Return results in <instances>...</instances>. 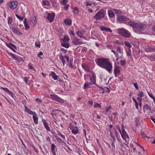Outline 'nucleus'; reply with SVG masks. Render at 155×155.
Instances as JSON below:
<instances>
[{
  "label": "nucleus",
  "instance_id": "f257e3e1",
  "mask_svg": "<svg viewBox=\"0 0 155 155\" xmlns=\"http://www.w3.org/2000/svg\"><path fill=\"white\" fill-rule=\"evenodd\" d=\"M97 64L99 66L106 69L109 73H111L113 66L109 59L105 58H98Z\"/></svg>",
  "mask_w": 155,
  "mask_h": 155
},
{
  "label": "nucleus",
  "instance_id": "f03ea898",
  "mask_svg": "<svg viewBox=\"0 0 155 155\" xmlns=\"http://www.w3.org/2000/svg\"><path fill=\"white\" fill-rule=\"evenodd\" d=\"M130 26L136 29L137 31H140L145 29L146 28V25L144 24L137 23L133 21L129 23Z\"/></svg>",
  "mask_w": 155,
  "mask_h": 155
},
{
  "label": "nucleus",
  "instance_id": "7ed1b4c3",
  "mask_svg": "<svg viewBox=\"0 0 155 155\" xmlns=\"http://www.w3.org/2000/svg\"><path fill=\"white\" fill-rule=\"evenodd\" d=\"M106 14V11L103 9H101L94 16L96 21L101 20L104 18Z\"/></svg>",
  "mask_w": 155,
  "mask_h": 155
},
{
  "label": "nucleus",
  "instance_id": "20e7f679",
  "mask_svg": "<svg viewBox=\"0 0 155 155\" xmlns=\"http://www.w3.org/2000/svg\"><path fill=\"white\" fill-rule=\"evenodd\" d=\"M117 19L118 21L120 22H122L125 24L129 25V26L130 24H129V23L132 21H130V19L126 17L125 16L121 15L118 16L117 17Z\"/></svg>",
  "mask_w": 155,
  "mask_h": 155
},
{
  "label": "nucleus",
  "instance_id": "39448f33",
  "mask_svg": "<svg viewBox=\"0 0 155 155\" xmlns=\"http://www.w3.org/2000/svg\"><path fill=\"white\" fill-rule=\"evenodd\" d=\"M118 33L125 38H129L130 35L128 31L124 28H119L118 31Z\"/></svg>",
  "mask_w": 155,
  "mask_h": 155
},
{
  "label": "nucleus",
  "instance_id": "423d86ee",
  "mask_svg": "<svg viewBox=\"0 0 155 155\" xmlns=\"http://www.w3.org/2000/svg\"><path fill=\"white\" fill-rule=\"evenodd\" d=\"M55 15L54 13H49L46 12L45 13V16L46 17L50 22H52L54 18Z\"/></svg>",
  "mask_w": 155,
  "mask_h": 155
},
{
  "label": "nucleus",
  "instance_id": "0eeeda50",
  "mask_svg": "<svg viewBox=\"0 0 155 155\" xmlns=\"http://www.w3.org/2000/svg\"><path fill=\"white\" fill-rule=\"evenodd\" d=\"M51 97L52 99L61 103H63L64 102V100L59 97L58 96L55 94H51Z\"/></svg>",
  "mask_w": 155,
  "mask_h": 155
},
{
  "label": "nucleus",
  "instance_id": "6e6552de",
  "mask_svg": "<svg viewBox=\"0 0 155 155\" xmlns=\"http://www.w3.org/2000/svg\"><path fill=\"white\" fill-rule=\"evenodd\" d=\"M8 54H9L12 57V58L15 59L18 62H21L23 61L24 60L22 59L19 56L16 55L12 53H9Z\"/></svg>",
  "mask_w": 155,
  "mask_h": 155
},
{
  "label": "nucleus",
  "instance_id": "1a4fd4ad",
  "mask_svg": "<svg viewBox=\"0 0 155 155\" xmlns=\"http://www.w3.org/2000/svg\"><path fill=\"white\" fill-rule=\"evenodd\" d=\"M72 43L75 45H78L83 44L81 39L75 38L72 40Z\"/></svg>",
  "mask_w": 155,
  "mask_h": 155
},
{
  "label": "nucleus",
  "instance_id": "9d476101",
  "mask_svg": "<svg viewBox=\"0 0 155 155\" xmlns=\"http://www.w3.org/2000/svg\"><path fill=\"white\" fill-rule=\"evenodd\" d=\"M90 80L91 82L89 83V84L91 85L93 84H96V76L94 74H92L91 76H90Z\"/></svg>",
  "mask_w": 155,
  "mask_h": 155
},
{
  "label": "nucleus",
  "instance_id": "9b49d317",
  "mask_svg": "<svg viewBox=\"0 0 155 155\" xmlns=\"http://www.w3.org/2000/svg\"><path fill=\"white\" fill-rule=\"evenodd\" d=\"M18 5V2H12L9 4L8 6L11 9L14 10L17 7Z\"/></svg>",
  "mask_w": 155,
  "mask_h": 155
},
{
  "label": "nucleus",
  "instance_id": "f8f14e48",
  "mask_svg": "<svg viewBox=\"0 0 155 155\" xmlns=\"http://www.w3.org/2000/svg\"><path fill=\"white\" fill-rule=\"evenodd\" d=\"M70 129L71 130L72 134L74 135L77 134L78 132V128L77 127H74L73 125L70 126Z\"/></svg>",
  "mask_w": 155,
  "mask_h": 155
},
{
  "label": "nucleus",
  "instance_id": "ddd939ff",
  "mask_svg": "<svg viewBox=\"0 0 155 155\" xmlns=\"http://www.w3.org/2000/svg\"><path fill=\"white\" fill-rule=\"evenodd\" d=\"M6 46L12 50L14 52H16V51L14 49H17V47L15 45L11 43H9L8 44H7Z\"/></svg>",
  "mask_w": 155,
  "mask_h": 155
},
{
  "label": "nucleus",
  "instance_id": "4468645a",
  "mask_svg": "<svg viewBox=\"0 0 155 155\" xmlns=\"http://www.w3.org/2000/svg\"><path fill=\"white\" fill-rule=\"evenodd\" d=\"M120 134L122 139L125 141H126L127 138H129V136L126 131L121 132Z\"/></svg>",
  "mask_w": 155,
  "mask_h": 155
},
{
  "label": "nucleus",
  "instance_id": "2eb2a0df",
  "mask_svg": "<svg viewBox=\"0 0 155 155\" xmlns=\"http://www.w3.org/2000/svg\"><path fill=\"white\" fill-rule=\"evenodd\" d=\"M143 110L144 112H145V110H147L149 113H152L151 108L150 106L148 104H145L143 107Z\"/></svg>",
  "mask_w": 155,
  "mask_h": 155
},
{
  "label": "nucleus",
  "instance_id": "dca6fc26",
  "mask_svg": "<svg viewBox=\"0 0 155 155\" xmlns=\"http://www.w3.org/2000/svg\"><path fill=\"white\" fill-rule=\"evenodd\" d=\"M42 121L43 123V125L46 130L48 131H50V128L48 125V123L46 122V121L44 119L42 120Z\"/></svg>",
  "mask_w": 155,
  "mask_h": 155
},
{
  "label": "nucleus",
  "instance_id": "f3484780",
  "mask_svg": "<svg viewBox=\"0 0 155 155\" xmlns=\"http://www.w3.org/2000/svg\"><path fill=\"white\" fill-rule=\"evenodd\" d=\"M120 72V67L118 66L115 65L114 68V74H119Z\"/></svg>",
  "mask_w": 155,
  "mask_h": 155
},
{
  "label": "nucleus",
  "instance_id": "a211bd4d",
  "mask_svg": "<svg viewBox=\"0 0 155 155\" xmlns=\"http://www.w3.org/2000/svg\"><path fill=\"white\" fill-rule=\"evenodd\" d=\"M25 111L30 114L32 115V116H34L36 114L35 112H34L30 109H28L26 106H25Z\"/></svg>",
  "mask_w": 155,
  "mask_h": 155
},
{
  "label": "nucleus",
  "instance_id": "6ab92c4d",
  "mask_svg": "<svg viewBox=\"0 0 155 155\" xmlns=\"http://www.w3.org/2000/svg\"><path fill=\"white\" fill-rule=\"evenodd\" d=\"M56 147V146L54 143L51 144V150L53 155H56V152L55 150Z\"/></svg>",
  "mask_w": 155,
  "mask_h": 155
},
{
  "label": "nucleus",
  "instance_id": "aec40b11",
  "mask_svg": "<svg viewBox=\"0 0 155 155\" xmlns=\"http://www.w3.org/2000/svg\"><path fill=\"white\" fill-rule=\"evenodd\" d=\"M82 67L85 71L88 72H90L91 71L90 69L89 68L87 65L83 63L82 64Z\"/></svg>",
  "mask_w": 155,
  "mask_h": 155
},
{
  "label": "nucleus",
  "instance_id": "412c9836",
  "mask_svg": "<svg viewBox=\"0 0 155 155\" xmlns=\"http://www.w3.org/2000/svg\"><path fill=\"white\" fill-rule=\"evenodd\" d=\"M1 89H2L3 91H5V92L8 93V94H9V95H10L12 96V97L14 98V94H13L12 92L9 91L8 88H6L2 87Z\"/></svg>",
  "mask_w": 155,
  "mask_h": 155
},
{
  "label": "nucleus",
  "instance_id": "4be33fe9",
  "mask_svg": "<svg viewBox=\"0 0 155 155\" xmlns=\"http://www.w3.org/2000/svg\"><path fill=\"white\" fill-rule=\"evenodd\" d=\"M12 31L15 34L18 35H21L22 34L19 31L17 28L12 27Z\"/></svg>",
  "mask_w": 155,
  "mask_h": 155
},
{
  "label": "nucleus",
  "instance_id": "5701e85b",
  "mask_svg": "<svg viewBox=\"0 0 155 155\" xmlns=\"http://www.w3.org/2000/svg\"><path fill=\"white\" fill-rule=\"evenodd\" d=\"M50 76H51L52 78L55 80H58V76L57 75L55 72H51V73L49 74Z\"/></svg>",
  "mask_w": 155,
  "mask_h": 155
},
{
  "label": "nucleus",
  "instance_id": "b1692460",
  "mask_svg": "<svg viewBox=\"0 0 155 155\" xmlns=\"http://www.w3.org/2000/svg\"><path fill=\"white\" fill-rule=\"evenodd\" d=\"M100 29L102 31H109L110 32H112V31L111 29L105 27L104 26H102L100 28Z\"/></svg>",
  "mask_w": 155,
  "mask_h": 155
},
{
  "label": "nucleus",
  "instance_id": "393cba45",
  "mask_svg": "<svg viewBox=\"0 0 155 155\" xmlns=\"http://www.w3.org/2000/svg\"><path fill=\"white\" fill-rule=\"evenodd\" d=\"M33 118L35 124H37L38 123V118L37 117V114H36L34 116H33Z\"/></svg>",
  "mask_w": 155,
  "mask_h": 155
},
{
  "label": "nucleus",
  "instance_id": "a878e982",
  "mask_svg": "<svg viewBox=\"0 0 155 155\" xmlns=\"http://www.w3.org/2000/svg\"><path fill=\"white\" fill-rule=\"evenodd\" d=\"M72 21L71 20L67 19L65 20L64 22L66 25L67 26H71V25Z\"/></svg>",
  "mask_w": 155,
  "mask_h": 155
},
{
  "label": "nucleus",
  "instance_id": "bb28decb",
  "mask_svg": "<svg viewBox=\"0 0 155 155\" xmlns=\"http://www.w3.org/2000/svg\"><path fill=\"white\" fill-rule=\"evenodd\" d=\"M24 23L26 30H28L30 28V26L27 22V19L25 18L24 21Z\"/></svg>",
  "mask_w": 155,
  "mask_h": 155
},
{
  "label": "nucleus",
  "instance_id": "cd10ccee",
  "mask_svg": "<svg viewBox=\"0 0 155 155\" xmlns=\"http://www.w3.org/2000/svg\"><path fill=\"white\" fill-rule=\"evenodd\" d=\"M76 34L80 38H84V34L81 31H78L76 32Z\"/></svg>",
  "mask_w": 155,
  "mask_h": 155
},
{
  "label": "nucleus",
  "instance_id": "c85d7f7f",
  "mask_svg": "<svg viewBox=\"0 0 155 155\" xmlns=\"http://www.w3.org/2000/svg\"><path fill=\"white\" fill-rule=\"evenodd\" d=\"M108 15L110 18H112L114 16V12L112 10H109Z\"/></svg>",
  "mask_w": 155,
  "mask_h": 155
},
{
  "label": "nucleus",
  "instance_id": "c756f323",
  "mask_svg": "<svg viewBox=\"0 0 155 155\" xmlns=\"http://www.w3.org/2000/svg\"><path fill=\"white\" fill-rule=\"evenodd\" d=\"M64 58H65L64 56L62 54H61V55L60 56V59L62 61L63 64V66H64L65 63V61L64 60Z\"/></svg>",
  "mask_w": 155,
  "mask_h": 155
},
{
  "label": "nucleus",
  "instance_id": "7c9ffc66",
  "mask_svg": "<svg viewBox=\"0 0 155 155\" xmlns=\"http://www.w3.org/2000/svg\"><path fill=\"white\" fill-rule=\"evenodd\" d=\"M140 119V118L139 117H136L135 118L136 125L137 127L139 125Z\"/></svg>",
  "mask_w": 155,
  "mask_h": 155
},
{
  "label": "nucleus",
  "instance_id": "2f4dec72",
  "mask_svg": "<svg viewBox=\"0 0 155 155\" xmlns=\"http://www.w3.org/2000/svg\"><path fill=\"white\" fill-rule=\"evenodd\" d=\"M61 45L62 47L68 48L69 47V44L63 42L61 43Z\"/></svg>",
  "mask_w": 155,
  "mask_h": 155
},
{
  "label": "nucleus",
  "instance_id": "473e14b6",
  "mask_svg": "<svg viewBox=\"0 0 155 155\" xmlns=\"http://www.w3.org/2000/svg\"><path fill=\"white\" fill-rule=\"evenodd\" d=\"M149 50L151 52H154L155 51V46H150L149 47Z\"/></svg>",
  "mask_w": 155,
  "mask_h": 155
},
{
  "label": "nucleus",
  "instance_id": "72a5a7b5",
  "mask_svg": "<svg viewBox=\"0 0 155 155\" xmlns=\"http://www.w3.org/2000/svg\"><path fill=\"white\" fill-rule=\"evenodd\" d=\"M74 13L77 15L79 13V11L78 8L77 7H74V10L73 11Z\"/></svg>",
  "mask_w": 155,
  "mask_h": 155
},
{
  "label": "nucleus",
  "instance_id": "f704fd0d",
  "mask_svg": "<svg viewBox=\"0 0 155 155\" xmlns=\"http://www.w3.org/2000/svg\"><path fill=\"white\" fill-rule=\"evenodd\" d=\"M111 137L113 139V142H112V146L114 148H115V145L114 144L115 142V141L116 140V139L114 137L113 135Z\"/></svg>",
  "mask_w": 155,
  "mask_h": 155
},
{
  "label": "nucleus",
  "instance_id": "c9c22d12",
  "mask_svg": "<svg viewBox=\"0 0 155 155\" xmlns=\"http://www.w3.org/2000/svg\"><path fill=\"white\" fill-rule=\"evenodd\" d=\"M120 63L121 66H124L126 65V61L125 60H122L120 61Z\"/></svg>",
  "mask_w": 155,
  "mask_h": 155
},
{
  "label": "nucleus",
  "instance_id": "e433bc0d",
  "mask_svg": "<svg viewBox=\"0 0 155 155\" xmlns=\"http://www.w3.org/2000/svg\"><path fill=\"white\" fill-rule=\"evenodd\" d=\"M69 38L64 37V38L63 39V41L64 42H68L69 41Z\"/></svg>",
  "mask_w": 155,
  "mask_h": 155
},
{
  "label": "nucleus",
  "instance_id": "4c0bfd02",
  "mask_svg": "<svg viewBox=\"0 0 155 155\" xmlns=\"http://www.w3.org/2000/svg\"><path fill=\"white\" fill-rule=\"evenodd\" d=\"M137 96H139V97H142L144 96L143 93L142 91H139L138 93Z\"/></svg>",
  "mask_w": 155,
  "mask_h": 155
},
{
  "label": "nucleus",
  "instance_id": "58836bf2",
  "mask_svg": "<svg viewBox=\"0 0 155 155\" xmlns=\"http://www.w3.org/2000/svg\"><path fill=\"white\" fill-rule=\"evenodd\" d=\"M8 23L9 24H12V17H9L8 18Z\"/></svg>",
  "mask_w": 155,
  "mask_h": 155
},
{
  "label": "nucleus",
  "instance_id": "ea45409f",
  "mask_svg": "<svg viewBox=\"0 0 155 155\" xmlns=\"http://www.w3.org/2000/svg\"><path fill=\"white\" fill-rule=\"evenodd\" d=\"M31 21L35 24L37 22V21L36 17L34 16L31 19Z\"/></svg>",
  "mask_w": 155,
  "mask_h": 155
},
{
  "label": "nucleus",
  "instance_id": "a19ab883",
  "mask_svg": "<svg viewBox=\"0 0 155 155\" xmlns=\"http://www.w3.org/2000/svg\"><path fill=\"white\" fill-rule=\"evenodd\" d=\"M114 11L115 12V13L118 14L120 15L121 14V12L120 10H119L118 9H114Z\"/></svg>",
  "mask_w": 155,
  "mask_h": 155
},
{
  "label": "nucleus",
  "instance_id": "79ce46f5",
  "mask_svg": "<svg viewBox=\"0 0 155 155\" xmlns=\"http://www.w3.org/2000/svg\"><path fill=\"white\" fill-rule=\"evenodd\" d=\"M49 2L47 0H44L43 1V3L44 5L48 6L49 5Z\"/></svg>",
  "mask_w": 155,
  "mask_h": 155
},
{
  "label": "nucleus",
  "instance_id": "37998d69",
  "mask_svg": "<svg viewBox=\"0 0 155 155\" xmlns=\"http://www.w3.org/2000/svg\"><path fill=\"white\" fill-rule=\"evenodd\" d=\"M55 138L56 139V140H59V142H62L64 144L65 143V142L62 141V139L59 138L58 136H55Z\"/></svg>",
  "mask_w": 155,
  "mask_h": 155
},
{
  "label": "nucleus",
  "instance_id": "c03bdc74",
  "mask_svg": "<svg viewBox=\"0 0 155 155\" xmlns=\"http://www.w3.org/2000/svg\"><path fill=\"white\" fill-rule=\"evenodd\" d=\"M15 16L16 17L19 19L20 20H21V21H23L24 20V17H21L19 15H18L16 14Z\"/></svg>",
  "mask_w": 155,
  "mask_h": 155
},
{
  "label": "nucleus",
  "instance_id": "a18cd8bd",
  "mask_svg": "<svg viewBox=\"0 0 155 155\" xmlns=\"http://www.w3.org/2000/svg\"><path fill=\"white\" fill-rule=\"evenodd\" d=\"M125 45L126 46L128 47V48H130L132 47L131 45L129 42H125Z\"/></svg>",
  "mask_w": 155,
  "mask_h": 155
},
{
  "label": "nucleus",
  "instance_id": "49530a36",
  "mask_svg": "<svg viewBox=\"0 0 155 155\" xmlns=\"http://www.w3.org/2000/svg\"><path fill=\"white\" fill-rule=\"evenodd\" d=\"M89 85H90L89 84H88L87 83H84V86L83 87L84 89H85L86 88H88L89 87Z\"/></svg>",
  "mask_w": 155,
  "mask_h": 155
},
{
  "label": "nucleus",
  "instance_id": "de8ad7c7",
  "mask_svg": "<svg viewBox=\"0 0 155 155\" xmlns=\"http://www.w3.org/2000/svg\"><path fill=\"white\" fill-rule=\"evenodd\" d=\"M94 107L95 108H101V105L98 103H96L94 104Z\"/></svg>",
  "mask_w": 155,
  "mask_h": 155
},
{
  "label": "nucleus",
  "instance_id": "09e8293b",
  "mask_svg": "<svg viewBox=\"0 0 155 155\" xmlns=\"http://www.w3.org/2000/svg\"><path fill=\"white\" fill-rule=\"evenodd\" d=\"M127 54L128 56H131V50L130 48H129L128 50L127 51Z\"/></svg>",
  "mask_w": 155,
  "mask_h": 155
},
{
  "label": "nucleus",
  "instance_id": "8fccbe9b",
  "mask_svg": "<svg viewBox=\"0 0 155 155\" xmlns=\"http://www.w3.org/2000/svg\"><path fill=\"white\" fill-rule=\"evenodd\" d=\"M35 46L40 48V43L39 41H36L35 42Z\"/></svg>",
  "mask_w": 155,
  "mask_h": 155
},
{
  "label": "nucleus",
  "instance_id": "3c124183",
  "mask_svg": "<svg viewBox=\"0 0 155 155\" xmlns=\"http://www.w3.org/2000/svg\"><path fill=\"white\" fill-rule=\"evenodd\" d=\"M29 79V77L28 78H27V77H25L24 78V81L27 84H28V81Z\"/></svg>",
  "mask_w": 155,
  "mask_h": 155
},
{
  "label": "nucleus",
  "instance_id": "603ef678",
  "mask_svg": "<svg viewBox=\"0 0 155 155\" xmlns=\"http://www.w3.org/2000/svg\"><path fill=\"white\" fill-rule=\"evenodd\" d=\"M28 68L29 69H32L33 70H35L34 68L32 66L31 64H30V63L28 65Z\"/></svg>",
  "mask_w": 155,
  "mask_h": 155
},
{
  "label": "nucleus",
  "instance_id": "864d4df0",
  "mask_svg": "<svg viewBox=\"0 0 155 155\" xmlns=\"http://www.w3.org/2000/svg\"><path fill=\"white\" fill-rule=\"evenodd\" d=\"M68 0H63L61 3V4L63 5H66V3L68 2Z\"/></svg>",
  "mask_w": 155,
  "mask_h": 155
},
{
  "label": "nucleus",
  "instance_id": "5fc2aeb1",
  "mask_svg": "<svg viewBox=\"0 0 155 155\" xmlns=\"http://www.w3.org/2000/svg\"><path fill=\"white\" fill-rule=\"evenodd\" d=\"M69 6L70 5L68 4L65 5L64 7V9L66 10H67Z\"/></svg>",
  "mask_w": 155,
  "mask_h": 155
},
{
  "label": "nucleus",
  "instance_id": "6e6d98bb",
  "mask_svg": "<svg viewBox=\"0 0 155 155\" xmlns=\"http://www.w3.org/2000/svg\"><path fill=\"white\" fill-rule=\"evenodd\" d=\"M134 87L137 90H138V89H139V88H138V84L137 83H134Z\"/></svg>",
  "mask_w": 155,
  "mask_h": 155
},
{
  "label": "nucleus",
  "instance_id": "4d7b16f0",
  "mask_svg": "<svg viewBox=\"0 0 155 155\" xmlns=\"http://www.w3.org/2000/svg\"><path fill=\"white\" fill-rule=\"evenodd\" d=\"M69 34L70 35L74 36L75 35V34L74 31L71 30L69 32Z\"/></svg>",
  "mask_w": 155,
  "mask_h": 155
},
{
  "label": "nucleus",
  "instance_id": "13d9d810",
  "mask_svg": "<svg viewBox=\"0 0 155 155\" xmlns=\"http://www.w3.org/2000/svg\"><path fill=\"white\" fill-rule=\"evenodd\" d=\"M116 51L120 53H121V48L120 47H117L116 49Z\"/></svg>",
  "mask_w": 155,
  "mask_h": 155
},
{
  "label": "nucleus",
  "instance_id": "bf43d9fd",
  "mask_svg": "<svg viewBox=\"0 0 155 155\" xmlns=\"http://www.w3.org/2000/svg\"><path fill=\"white\" fill-rule=\"evenodd\" d=\"M137 100L138 101V103L139 102H141L142 101V98L141 97H138L137 98Z\"/></svg>",
  "mask_w": 155,
  "mask_h": 155
},
{
  "label": "nucleus",
  "instance_id": "052dcab7",
  "mask_svg": "<svg viewBox=\"0 0 155 155\" xmlns=\"http://www.w3.org/2000/svg\"><path fill=\"white\" fill-rule=\"evenodd\" d=\"M115 43L117 44H118V45H122L123 44L120 41H118V40L116 41L115 42Z\"/></svg>",
  "mask_w": 155,
  "mask_h": 155
},
{
  "label": "nucleus",
  "instance_id": "680f3d73",
  "mask_svg": "<svg viewBox=\"0 0 155 155\" xmlns=\"http://www.w3.org/2000/svg\"><path fill=\"white\" fill-rule=\"evenodd\" d=\"M113 129L114 130V132H115V135H116V137L117 138L118 140L119 141V139H118V137H117V135L118 134V133H117V132L116 129H115V128L114 127L113 128Z\"/></svg>",
  "mask_w": 155,
  "mask_h": 155
},
{
  "label": "nucleus",
  "instance_id": "e2e57ef3",
  "mask_svg": "<svg viewBox=\"0 0 155 155\" xmlns=\"http://www.w3.org/2000/svg\"><path fill=\"white\" fill-rule=\"evenodd\" d=\"M121 129H122V131L121 132H125V129H124V124H121Z\"/></svg>",
  "mask_w": 155,
  "mask_h": 155
},
{
  "label": "nucleus",
  "instance_id": "0e129e2a",
  "mask_svg": "<svg viewBox=\"0 0 155 155\" xmlns=\"http://www.w3.org/2000/svg\"><path fill=\"white\" fill-rule=\"evenodd\" d=\"M115 56L116 58H117L116 60V61H117L119 58V55L117 53L115 54Z\"/></svg>",
  "mask_w": 155,
  "mask_h": 155
},
{
  "label": "nucleus",
  "instance_id": "69168bd1",
  "mask_svg": "<svg viewBox=\"0 0 155 155\" xmlns=\"http://www.w3.org/2000/svg\"><path fill=\"white\" fill-rule=\"evenodd\" d=\"M64 57L66 59L67 62H69V57L67 55H66V56H64Z\"/></svg>",
  "mask_w": 155,
  "mask_h": 155
},
{
  "label": "nucleus",
  "instance_id": "338daca9",
  "mask_svg": "<svg viewBox=\"0 0 155 155\" xmlns=\"http://www.w3.org/2000/svg\"><path fill=\"white\" fill-rule=\"evenodd\" d=\"M93 102L91 101H88V104H89L90 106H92L93 105Z\"/></svg>",
  "mask_w": 155,
  "mask_h": 155
},
{
  "label": "nucleus",
  "instance_id": "774afa93",
  "mask_svg": "<svg viewBox=\"0 0 155 155\" xmlns=\"http://www.w3.org/2000/svg\"><path fill=\"white\" fill-rule=\"evenodd\" d=\"M35 101H36L38 103H40L41 102V101L40 99L39 98H36L35 99Z\"/></svg>",
  "mask_w": 155,
  "mask_h": 155
}]
</instances>
